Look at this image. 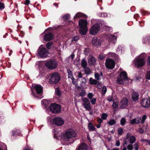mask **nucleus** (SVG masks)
I'll use <instances>...</instances> for the list:
<instances>
[{"mask_svg":"<svg viewBox=\"0 0 150 150\" xmlns=\"http://www.w3.org/2000/svg\"><path fill=\"white\" fill-rule=\"evenodd\" d=\"M76 134L74 130L70 129L67 130L64 134L61 135V139L64 141H68L69 139L75 137Z\"/></svg>","mask_w":150,"mask_h":150,"instance_id":"nucleus-1","label":"nucleus"},{"mask_svg":"<svg viewBox=\"0 0 150 150\" xmlns=\"http://www.w3.org/2000/svg\"><path fill=\"white\" fill-rule=\"evenodd\" d=\"M87 21L83 19H81L79 21V25L80 26L79 33L81 35H84L86 33L88 30L87 27Z\"/></svg>","mask_w":150,"mask_h":150,"instance_id":"nucleus-2","label":"nucleus"},{"mask_svg":"<svg viewBox=\"0 0 150 150\" xmlns=\"http://www.w3.org/2000/svg\"><path fill=\"white\" fill-rule=\"evenodd\" d=\"M142 55L143 57L142 58L139 57L134 59L135 65L137 68L143 67L145 64L146 54L145 53H142L140 56Z\"/></svg>","mask_w":150,"mask_h":150,"instance_id":"nucleus-3","label":"nucleus"},{"mask_svg":"<svg viewBox=\"0 0 150 150\" xmlns=\"http://www.w3.org/2000/svg\"><path fill=\"white\" fill-rule=\"evenodd\" d=\"M136 140L135 137L134 136H132L130 133H128L123 139V145L125 146L129 143L133 144L135 142Z\"/></svg>","mask_w":150,"mask_h":150,"instance_id":"nucleus-4","label":"nucleus"},{"mask_svg":"<svg viewBox=\"0 0 150 150\" xmlns=\"http://www.w3.org/2000/svg\"><path fill=\"white\" fill-rule=\"evenodd\" d=\"M61 77L59 73L55 72L51 74L49 81L51 84H56L59 81Z\"/></svg>","mask_w":150,"mask_h":150,"instance_id":"nucleus-5","label":"nucleus"},{"mask_svg":"<svg viewBox=\"0 0 150 150\" xmlns=\"http://www.w3.org/2000/svg\"><path fill=\"white\" fill-rule=\"evenodd\" d=\"M82 105L85 109L88 111H91L92 109L90 102L89 100L86 98H83L81 99Z\"/></svg>","mask_w":150,"mask_h":150,"instance_id":"nucleus-6","label":"nucleus"},{"mask_svg":"<svg viewBox=\"0 0 150 150\" xmlns=\"http://www.w3.org/2000/svg\"><path fill=\"white\" fill-rule=\"evenodd\" d=\"M49 51L45 48L40 47L38 50L37 56L39 57H46L47 56Z\"/></svg>","mask_w":150,"mask_h":150,"instance_id":"nucleus-7","label":"nucleus"},{"mask_svg":"<svg viewBox=\"0 0 150 150\" xmlns=\"http://www.w3.org/2000/svg\"><path fill=\"white\" fill-rule=\"evenodd\" d=\"M147 117L146 115H143L141 118L140 117H137L131 120L130 121V123L131 124H138L141 123L142 124L144 123V122L146 119Z\"/></svg>","mask_w":150,"mask_h":150,"instance_id":"nucleus-8","label":"nucleus"},{"mask_svg":"<svg viewBox=\"0 0 150 150\" xmlns=\"http://www.w3.org/2000/svg\"><path fill=\"white\" fill-rule=\"evenodd\" d=\"M127 74L126 72L122 71L121 73L120 76L117 77V83L122 84L124 81L127 79Z\"/></svg>","mask_w":150,"mask_h":150,"instance_id":"nucleus-9","label":"nucleus"},{"mask_svg":"<svg viewBox=\"0 0 150 150\" xmlns=\"http://www.w3.org/2000/svg\"><path fill=\"white\" fill-rule=\"evenodd\" d=\"M100 30V25L96 24L93 25L89 30V33L92 35H95L97 34Z\"/></svg>","mask_w":150,"mask_h":150,"instance_id":"nucleus-10","label":"nucleus"},{"mask_svg":"<svg viewBox=\"0 0 150 150\" xmlns=\"http://www.w3.org/2000/svg\"><path fill=\"white\" fill-rule=\"evenodd\" d=\"M45 65L48 69H54L57 66V63L55 60H50L47 62L45 63Z\"/></svg>","mask_w":150,"mask_h":150,"instance_id":"nucleus-11","label":"nucleus"},{"mask_svg":"<svg viewBox=\"0 0 150 150\" xmlns=\"http://www.w3.org/2000/svg\"><path fill=\"white\" fill-rule=\"evenodd\" d=\"M105 65L108 69H112L114 68L115 65V61L112 59L107 58L106 60Z\"/></svg>","mask_w":150,"mask_h":150,"instance_id":"nucleus-12","label":"nucleus"},{"mask_svg":"<svg viewBox=\"0 0 150 150\" xmlns=\"http://www.w3.org/2000/svg\"><path fill=\"white\" fill-rule=\"evenodd\" d=\"M61 107L60 105L55 103L52 104L50 107V110L54 113H57L60 112Z\"/></svg>","mask_w":150,"mask_h":150,"instance_id":"nucleus-13","label":"nucleus"},{"mask_svg":"<svg viewBox=\"0 0 150 150\" xmlns=\"http://www.w3.org/2000/svg\"><path fill=\"white\" fill-rule=\"evenodd\" d=\"M52 123L57 126H61L62 125L64 122L63 120L61 117H57L54 118L52 120Z\"/></svg>","mask_w":150,"mask_h":150,"instance_id":"nucleus-14","label":"nucleus"},{"mask_svg":"<svg viewBox=\"0 0 150 150\" xmlns=\"http://www.w3.org/2000/svg\"><path fill=\"white\" fill-rule=\"evenodd\" d=\"M142 106L145 108L150 107V98L142 99L140 102Z\"/></svg>","mask_w":150,"mask_h":150,"instance_id":"nucleus-15","label":"nucleus"},{"mask_svg":"<svg viewBox=\"0 0 150 150\" xmlns=\"http://www.w3.org/2000/svg\"><path fill=\"white\" fill-rule=\"evenodd\" d=\"M128 100L127 98H123L120 103V108H124L127 105Z\"/></svg>","mask_w":150,"mask_h":150,"instance_id":"nucleus-16","label":"nucleus"},{"mask_svg":"<svg viewBox=\"0 0 150 150\" xmlns=\"http://www.w3.org/2000/svg\"><path fill=\"white\" fill-rule=\"evenodd\" d=\"M34 88L38 94H40L43 92L42 87L40 85H36L34 86Z\"/></svg>","mask_w":150,"mask_h":150,"instance_id":"nucleus-17","label":"nucleus"},{"mask_svg":"<svg viewBox=\"0 0 150 150\" xmlns=\"http://www.w3.org/2000/svg\"><path fill=\"white\" fill-rule=\"evenodd\" d=\"M96 59L94 57L91 56L89 57L88 62L90 65H94L96 64Z\"/></svg>","mask_w":150,"mask_h":150,"instance_id":"nucleus-18","label":"nucleus"},{"mask_svg":"<svg viewBox=\"0 0 150 150\" xmlns=\"http://www.w3.org/2000/svg\"><path fill=\"white\" fill-rule=\"evenodd\" d=\"M53 38V35L51 33L46 34L44 36V39L47 41L51 40Z\"/></svg>","mask_w":150,"mask_h":150,"instance_id":"nucleus-19","label":"nucleus"},{"mask_svg":"<svg viewBox=\"0 0 150 150\" xmlns=\"http://www.w3.org/2000/svg\"><path fill=\"white\" fill-rule=\"evenodd\" d=\"M92 44L95 46H98L100 44V42L96 37L93 38L92 41Z\"/></svg>","mask_w":150,"mask_h":150,"instance_id":"nucleus-20","label":"nucleus"},{"mask_svg":"<svg viewBox=\"0 0 150 150\" xmlns=\"http://www.w3.org/2000/svg\"><path fill=\"white\" fill-rule=\"evenodd\" d=\"M88 146L85 143L81 144L79 146L78 149L77 150H87Z\"/></svg>","mask_w":150,"mask_h":150,"instance_id":"nucleus-21","label":"nucleus"},{"mask_svg":"<svg viewBox=\"0 0 150 150\" xmlns=\"http://www.w3.org/2000/svg\"><path fill=\"white\" fill-rule=\"evenodd\" d=\"M132 100L134 101L137 100L139 99V94L137 93L134 92L132 93Z\"/></svg>","mask_w":150,"mask_h":150,"instance_id":"nucleus-22","label":"nucleus"},{"mask_svg":"<svg viewBox=\"0 0 150 150\" xmlns=\"http://www.w3.org/2000/svg\"><path fill=\"white\" fill-rule=\"evenodd\" d=\"M78 90L79 91H80V90H81V92L79 93V95L81 97H83L86 95V92L85 90H84L83 88H80V87L78 88Z\"/></svg>","mask_w":150,"mask_h":150,"instance_id":"nucleus-23","label":"nucleus"},{"mask_svg":"<svg viewBox=\"0 0 150 150\" xmlns=\"http://www.w3.org/2000/svg\"><path fill=\"white\" fill-rule=\"evenodd\" d=\"M109 40L111 42L115 43L116 42L117 38L114 35H111L109 37Z\"/></svg>","mask_w":150,"mask_h":150,"instance_id":"nucleus-24","label":"nucleus"},{"mask_svg":"<svg viewBox=\"0 0 150 150\" xmlns=\"http://www.w3.org/2000/svg\"><path fill=\"white\" fill-rule=\"evenodd\" d=\"M88 128L90 131H94L96 130L95 127L91 122H89L88 123Z\"/></svg>","mask_w":150,"mask_h":150,"instance_id":"nucleus-25","label":"nucleus"},{"mask_svg":"<svg viewBox=\"0 0 150 150\" xmlns=\"http://www.w3.org/2000/svg\"><path fill=\"white\" fill-rule=\"evenodd\" d=\"M89 82L90 84L91 85H95L97 84V81L91 77L89 79Z\"/></svg>","mask_w":150,"mask_h":150,"instance_id":"nucleus-26","label":"nucleus"},{"mask_svg":"<svg viewBox=\"0 0 150 150\" xmlns=\"http://www.w3.org/2000/svg\"><path fill=\"white\" fill-rule=\"evenodd\" d=\"M81 65L83 68H86L87 66V63L85 59H83L81 61Z\"/></svg>","mask_w":150,"mask_h":150,"instance_id":"nucleus-27","label":"nucleus"},{"mask_svg":"<svg viewBox=\"0 0 150 150\" xmlns=\"http://www.w3.org/2000/svg\"><path fill=\"white\" fill-rule=\"evenodd\" d=\"M85 15L82 13L79 12L77 13L74 16V18H80L81 17H84Z\"/></svg>","mask_w":150,"mask_h":150,"instance_id":"nucleus-28","label":"nucleus"},{"mask_svg":"<svg viewBox=\"0 0 150 150\" xmlns=\"http://www.w3.org/2000/svg\"><path fill=\"white\" fill-rule=\"evenodd\" d=\"M108 55V57H113L115 58L117 57L118 56L116 54L113 52H109Z\"/></svg>","mask_w":150,"mask_h":150,"instance_id":"nucleus-29","label":"nucleus"},{"mask_svg":"<svg viewBox=\"0 0 150 150\" xmlns=\"http://www.w3.org/2000/svg\"><path fill=\"white\" fill-rule=\"evenodd\" d=\"M0 150H7L6 145L3 143L1 144L0 145Z\"/></svg>","mask_w":150,"mask_h":150,"instance_id":"nucleus-30","label":"nucleus"},{"mask_svg":"<svg viewBox=\"0 0 150 150\" xmlns=\"http://www.w3.org/2000/svg\"><path fill=\"white\" fill-rule=\"evenodd\" d=\"M116 123V120L113 119L110 120L107 123L108 124L110 125H112L115 124Z\"/></svg>","mask_w":150,"mask_h":150,"instance_id":"nucleus-31","label":"nucleus"},{"mask_svg":"<svg viewBox=\"0 0 150 150\" xmlns=\"http://www.w3.org/2000/svg\"><path fill=\"white\" fill-rule=\"evenodd\" d=\"M55 93L57 95L59 96H61L62 94L60 91L59 88H57L55 89Z\"/></svg>","mask_w":150,"mask_h":150,"instance_id":"nucleus-32","label":"nucleus"},{"mask_svg":"<svg viewBox=\"0 0 150 150\" xmlns=\"http://www.w3.org/2000/svg\"><path fill=\"white\" fill-rule=\"evenodd\" d=\"M101 117L103 120H105L107 119L108 117V115L106 113H103L101 115Z\"/></svg>","mask_w":150,"mask_h":150,"instance_id":"nucleus-33","label":"nucleus"},{"mask_svg":"<svg viewBox=\"0 0 150 150\" xmlns=\"http://www.w3.org/2000/svg\"><path fill=\"white\" fill-rule=\"evenodd\" d=\"M146 40H148V42H150V36H148L143 39L142 41L143 43H146V41H145Z\"/></svg>","mask_w":150,"mask_h":150,"instance_id":"nucleus-34","label":"nucleus"},{"mask_svg":"<svg viewBox=\"0 0 150 150\" xmlns=\"http://www.w3.org/2000/svg\"><path fill=\"white\" fill-rule=\"evenodd\" d=\"M67 71L69 75V78L71 79L73 78L72 71L70 70H68Z\"/></svg>","mask_w":150,"mask_h":150,"instance_id":"nucleus-35","label":"nucleus"},{"mask_svg":"<svg viewBox=\"0 0 150 150\" xmlns=\"http://www.w3.org/2000/svg\"><path fill=\"white\" fill-rule=\"evenodd\" d=\"M84 68L85 72L86 74H88L90 73L91 70L89 68L86 67V68Z\"/></svg>","mask_w":150,"mask_h":150,"instance_id":"nucleus-36","label":"nucleus"},{"mask_svg":"<svg viewBox=\"0 0 150 150\" xmlns=\"http://www.w3.org/2000/svg\"><path fill=\"white\" fill-rule=\"evenodd\" d=\"M90 102H91L92 105H94L96 103V98H93L92 99H90Z\"/></svg>","mask_w":150,"mask_h":150,"instance_id":"nucleus-37","label":"nucleus"},{"mask_svg":"<svg viewBox=\"0 0 150 150\" xmlns=\"http://www.w3.org/2000/svg\"><path fill=\"white\" fill-rule=\"evenodd\" d=\"M126 122V120L125 118H123L121 120L120 124L122 125L123 126L124 125Z\"/></svg>","mask_w":150,"mask_h":150,"instance_id":"nucleus-38","label":"nucleus"},{"mask_svg":"<svg viewBox=\"0 0 150 150\" xmlns=\"http://www.w3.org/2000/svg\"><path fill=\"white\" fill-rule=\"evenodd\" d=\"M123 130L122 127L119 128L117 129L118 134L119 135H121L122 134Z\"/></svg>","mask_w":150,"mask_h":150,"instance_id":"nucleus-39","label":"nucleus"},{"mask_svg":"<svg viewBox=\"0 0 150 150\" xmlns=\"http://www.w3.org/2000/svg\"><path fill=\"white\" fill-rule=\"evenodd\" d=\"M52 45V42H48L46 45V47L47 49H50Z\"/></svg>","mask_w":150,"mask_h":150,"instance_id":"nucleus-40","label":"nucleus"},{"mask_svg":"<svg viewBox=\"0 0 150 150\" xmlns=\"http://www.w3.org/2000/svg\"><path fill=\"white\" fill-rule=\"evenodd\" d=\"M119 104V102H114V101H113V103L112 105V107L114 108H115L117 107L118 106Z\"/></svg>","mask_w":150,"mask_h":150,"instance_id":"nucleus-41","label":"nucleus"},{"mask_svg":"<svg viewBox=\"0 0 150 150\" xmlns=\"http://www.w3.org/2000/svg\"><path fill=\"white\" fill-rule=\"evenodd\" d=\"M107 91V88L105 86H104L102 88V93L103 95L105 94Z\"/></svg>","mask_w":150,"mask_h":150,"instance_id":"nucleus-42","label":"nucleus"},{"mask_svg":"<svg viewBox=\"0 0 150 150\" xmlns=\"http://www.w3.org/2000/svg\"><path fill=\"white\" fill-rule=\"evenodd\" d=\"M132 144H129L127 146V148L128 150H132L133 148Z\"/></svg>","mask_w":150,"mask_h":150,"instance_id":"nucleus-43","label":"nucleus"},{"mask_svg":"<svg viewBox=\"0 0 150 150\" xmlns=\"http://www.w3.org/2000/svg\"><path fill=\"white\" fill-rule=\"evenodd\" d=\"M87 96L89 99H91L93 98V94L92 93H89L88 94Z\"/></svg>","mask_w":150,"mask_h":150,"instance_id":"nucleus-44","label":"nucleus"},{"mask_svg":"<svg viewBox=\"0 0 150 150\" xmlns=\"http://www.w3.org/2000/svg\"><path fill=\"white\" fill-rule=\"evenodd\" d=\"M107 100L110 102L113 101V97L112 96H109L108 97H107Z\"/></svg>","mask_w":150,"mask_h":150,"instance_id":"nucleus-45","label":"nucleus"},{"mask_svg":"<svg viewBox=\"0 0 150 150\" xmlns=\"http://www.w3.org/2000/svg\"><path fill=\"white\" fill-rule=\"evenodd\" d=\"M148 140L146 139H142L141 140V142H142L143 144H148Z\"/></svg>","mask_w":150,"mask_h":150,"instance_id":"nucleus-46","label":"nucleus"},{"mask_svg":"<svg viewBox=\"0 0 150 150\" xmlns=\"http://www.w3.org/2000/svg\"><path fill=\"white\" fill-rule=\"evenodd\" d=\"M41 103L44 105L46 106L47 105L48 101L46 100H43L42 101Z\"/></svg>","mask_w":150,"mask_h":150,"instance_id":"nucleus-47","label":"nucleus"},{"mask_svg":"<svg viewBox=\"0 0 150 150\" xmlns=\"http://www.w3.org/2000/svg\"><path fill=\"white\" fill-rule=\"evenodd\" d=\"M69 15L68 14H67L63 16V18L64 20H66L69 19Z\"/></svg>","mask_w":150,"mask_h":150,"instance_id":"nucleus-48","label":"nucleus"},{"mask_svg":"<svg viewBox=\"0 0 150 150\" xmlns=\"http://www.w3.org/2000/svg\"><path fill=\"white\" fill-rule=\"evenodd\" d=\"M95 79L97 80H99L100 79V78L99 75V74L98 73H96L95 74Z\"/></svg>","mask_w":150,"mask_h":150,"instance_id":"nucleus-49","label":"nucleus"},{"mask_svg":"<svg viewBox=\"0 0 150 150\" xmlns=\"http://www.w3.org/2000/svg\"><path fill=\"white\" fill-rule=\"evenodd\" d=\"M79 37L77 36H75L72 39V41H77L79 40Z\"/></svg>","mask_w":150,"mask_h":150,"instance_id":"nucleus-50","label":"nucleus"},{"mask_svg":"<svg viewBox=\"0 0 150 150\" xmlns=\"http://www.w3.org/2000/svg\"><path fill=\"white\" fill-rule=\"evenodd\" d=\"M134 149L135 150H138L139 148V146L138 143H135L134 144Z\"/></svg>","mask_w":150,"mask_h":150,"instance_id":"nucleus-51","label":"nucleus"},{"mask_svg":"<svg viewBox=\"0 0 150 150\" xmlns=\"http://www.w3.org/2000/svg\"><path fill=\"white\" fill-rule=\"evenodd\" d=\"M146 78L147 79H150V71L147 72L146 76Z\"/></svg>","mask_w":150,"mask_h":150,"instance_id":"nucleus-52","label":"nucleus"},{"mask_svg":"<svg viewBox=\"0 0 150 150\" xmlns=\"http://www.w3.org/2000/svg\"><path fill=\"white\" fill-rule=\"evenodd\" d=\"M82 83L85 84L86 82V79L84 77H82L81 79Z\"/></svg>","mask_w":150,"mask_h":150,"instance_id":"nucleus-53","label":"nucleus"},{"mask_svg":"<svg viewBox=\"0 0 150 150\" xmlns=\"http://www.w3.org/2000/svg\"><path fill=\"white\" fill-rule=\"evenodd\" d=\"M4 4L3 3L0 2V9L2 10L4 8Z\"/></svg>","mask_w":150,"mask_h":150,"instance_id":"nucleus-54","label":"nucleus"},{"mask_svg":"<svg viewBox=\"0 0 150 150\" xmlns=\"http://www.w3.org/2000/svg\"><path fill=\"white\" fill-rule=\"evenodd\" d=\"M97 121L99 124H101L103 122V119L102 118L99 117L97 118Z\"/></svg>","mask_w":150,"mask_h":150,"instance_id":"nucleus-55","label":"nucleus"},{"mask_svg":"<svg viewBox=\"0 0 150 150\" xmlns=\"http://www.w3.org/2000/svg\"><path fill=\"white\" fill-rule=\"evenodd\" d=\"M138 132L140 134L143 133L144 132L143 129L142 128L139 129Z\"/></svg>","mask_w":150,"mask_h":150,"instance_id":"nucleus-56","label":"nucleus"},{"mask_svg":"<svg viewBox=\"0 0 150 150\" xmlns=\"http://www.w3.org/2000/svg\"><path fill=\"white\" fill-rule=\"evenodd\" d=\"M72 79V82L73 83V84L74 85H76V80L74 78H71Z\"/></svg>","mask_w":150,"mask_h":150,"instance_id":"nucleus-57","label":"nucleus"},{"mask_svg":"<svg viewBox=\"0 0 150 150\" xmlns=\"http://www.w3.org/2000/svg\"><path fill=\"white\" fill-rule=\"evenodd\" d=\"M120 141H119V140H118L116 142V143L115 144V146H120Z\"/></svg>","mask_w":150,"mask_h":150,"instance_id":"nucleus-58","label":"nucleus"},{"mask_svg":"<svg viewBox=\"0 0 150 150\" xmlns=\"http://www.w3.org/2000/svg\"><path fill=\"white\" fill-rule=\"evenodd\" d=\"M82 74L81 72H79L78 73V76L80 78H82Z\"/></svg>","mask_w":150,"mask_h":150,"instance_id":"nucleus-59","label":"nucleus"},{"mask_svg":"<svg viewBox=\"0 0 150 150\" xmlns=\"http://www.w3.org/2000/svg\"><path fill=\"white\" fill-rule=\"evenodd\" d=\"M30 3V1L29 0H26L25 3V4L26 5H28Z\"/></svg>","mask_w":150,"mask_h":150,"instance_id":"nucleus-60","label":"nucleus"},{"mask_svg":"<svg viewBox=\"0 0 150 150\" xmlns=\"http://www.w3.org/2000/svg\"><path fill=\"white\" fill-rule=\"evenodd\" d=\"M70 57L71 59L73 60L74 57V54H72L70 56Z\"/></svg>","mask_w":150,"mask_h":150,"instance_id":"nucleus-61","label":"nucleus"},{"mask_svg":"<svg viewBox=\"0 0 150 150\" xmlns=\"http://www.w3.org/2000/svg\"><path fill=\"white\" fill-rule=\"evenodd\" d=\"M23 150H30V148L28 146H27L25 147L24 149Z\"/></svg>","mask_w":150,"mask_h":150,"instance_id":"nucleus-62","label":"nucleus"},{"mask_svg":"<svg viewBox=\"0 0 150 150\" xmlns=\"http://www.w3.org/2000/svg\"><path fill=\"white\" fill-rule=\"evenodd\" d=\"M99 57L100 59H102L104 58V56L103 54H100L99 55Z\"/></svg>","mask_w":150,"mask_h":150,"instance_id":"nucleus-63","label":"nucleus"},{"mask_svg":"<svg viewBox=\"0 0 150 150\" xmlns=\"http://www.w3.org/2000/svg\"><path fill=\"white\" fill-rule=\"evenodd\" d=\"M148 65H150V56L148 58Z\"/></svg>","mask_w":150,"mask_h":150,"instance_id":"nucleus-64","label":"nucleus"}]
</instances>
